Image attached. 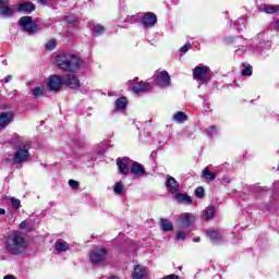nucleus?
I'll list each match as a JSON object with an SVG mask.
<instances>
[{
  "label": "nucleus",
  "instance_id": "obj_44",
  "mask_svg": "<svg viewBox=\"0 0 279 279\" xmlns=\"http://www.w3.org/2000/svg\"><path fill=\"white\" fill-rule=\"evenodd\" d=\"M230 182H231V180L228 177H222L221 184H223L226 186L227 184H230Z\"/></svg>",
  "mask_w": 279,
  "mask_h": 279
},
{
  "label": "nucleus",
  "instance_id": "obj_45",
  "mask_svg": "<svg viewBox=\"0 0 279 279\" xmlns=\"http://www.w3.org/2000/svg\"><path fill=\"white\" fill-rule=\"evenodd\" d=\"M25 229H27V222L26 221H22L20 223V230H25Z\"/></svg>",
  "mask_w": 279,
  "mask_h": 279
},
{
  "label": "nucleus",
  "instance_id": "obj_6",
  "mask_svg": "<svg viewBox=\"0 0 279 279\" xmlns=\"http://www.w3.org/2000/svg\"><path fill=\"white\" fill-rule=\"evenodd\" d=\"M108 256V251L106 248H94L93 251H90L89 253V259L92 265H99L101 263H104V260H106Z\"/></svg>",
  "mask_w": 279,
  "mask_h": 279
},
{
  "label": "nucleus",
  "instance_id": "obj_51",
  "mask_svg": "<svg viewBox=\"0 0 279 279\" xmlns=\"http://www.w3.org/2000/svg\"><path fill=\"white\" fill-rule=\"evenodd\" d=\"M179 271H182V267H178Z\"/></svg>",
  "mask_w": 279,
  "mask_h": 279
},
{
  "label": "nucleus",
  "instance_id": "obj_9",
  "mask_svg": "<svg viewBox=\"0 0 279 279\" xmlns=\"http://www.w3.org/2000/svg\"><path fill=\"white\" fill-rule=\"evenodd\" d=\"M156 86H160V88H167L171 86V76L169 75L168 71H161L157 73L155 77Z\"/></svg>",
  "mask_w": 279,
  "mask_h": 279
},
{
  "label": "nucleus",
  "instance_id": "obj_28",
  "mask_svg": "<svg viewBox=\"0 0 279 279\" xmlns=\"http://www.w3.org/2000/svg\"><path fill=\"white\" fill-rule=\"evenodd\" d=\"M278 11H279V5H271V4L264 5V12H266V14H276V12Z\"/></svg>",
  "mask_w": 279,
  "mask_h": 279
},
{
  "label": "nucleus",
  "instance_id": "obj_47",
  "mask_svg": "<svg viewBox=\"0 0 279 279\" xmlns=\"http://www.w3.org/2000/svg\"><path fill=\"white\" fill-rule=\"evenodd\" d=\"M43 5H49V0H39Z\"/></svg>",
  "mask_w": 279,
  "mask_h": 279
},
{
  "label": "nucleus",
  "instance_id": "obj_17",
  "mask_svg": "<svg viewBox=\"0 0 279 279\" xmlns=\"http://www.w3.org/2000/svg\"><path fill=\"white\" fill-rule=\"evenodd\" d=\"M132 90L135 92L136 94H138V93H147V90H151V84L145 83V82L136 83L133 86Z\"/></svg>",
  "mask_w": 279,
  "mask_h": 279
},
{
  "label": "nucleus",
  "instance_id": "obj_32",
  "mask_svg": "<svg viewBox=\"0 0 279 279\" xmlns=\"http://www.w3.org/2000/svg\"><path fill=\"white\" fill-rule=\"evenodd\" d=\"M205 132L207 136H210L213 138V136H217V134H219V129H217L216 126H210L206 129Z\"/></svg>",
  "mask_w": 279,
  "mask_h": 279
},
{
  "label": "nucleus",
  "instance_id": "obj_38",
  "mask_svg": "<svg viewBox=\"0 0 279 279\" xmlns=\"http://www.w3.org/2000/svg\"><path fill=\"white\" fill-rule=\"evenodd\" d=\"M46 49H48V51H53V49H56V40L51 39L46 44Z\"/></svg>",
  "mask_w": 279,
  "mask_h": 279
},
{
  "label": "nucleus",
  "instance_id": "obj_36",
  "mask_svg": "<svg viewBox=\"0 0 279 279\" xmlns=\"http://www.w3.org/2000/svg\"><path fill=\"white\" fill-rule=\"evenodd\" d=\"M266 49V50H269L271 49V44H269V41H267L265 44V46L263 45V43H259L258 47H257V51H259L260 53H263V50Z\"/></svg>",
  "mask_w": 279,
  "mask_h": 279
},
{
  "label": "nucleus",
  "instance_id": "obj_5",
  "mask_svg": "<svg viewBox=\"0 0 279 279\" xmlns=\"http://www.w3.org/2000/svg\"><path fill=\"white\" fill-rule=\"evenodd\" d=\"M210 73V68L207 65H197L193 70V76L196 78V82H201V84H206L210 77L208 76Z\"/></svg>",
  "mask_w": 279,
  "mask_h": 279
},
{
  "label": "nucleus",
  "instance_id": "obj_41",
  "mask_svg": "<svg viewBox=\"0 0 279 279\" xmlns=\"http://www.w3.org/2000/svg\"><path fill=\"white\" fill-rule=\"evenodd\" d=\"M246 50H247V48L245 47V45H241V48L235 50V56H243V52Z\"/></svg>",
  "mask_w": 279,
  "mask_h": 279
},
{
  "label": "nucleus",
  "instance_id": "obj_31",
  "mask_svg": "<svg viewBox=\"0 0 279 279\" xmlns=\"http://www.w3.org/2000/svg\"><path fill=\"white\" fill-rule=\"evenodd\" d=\"M92 32L95 34V36H101V34L106 32V28L100 24H96L92 27Z\"/></svg>",
  "mask_w": 279,
  "mask_h": 279
},
{
  "label": "nucleus",
  "instance_id": "obj_25",
  "mask_svg": "<svg viewBox=\"0 0 279 279\" xmlns=\"http://www.w3.org/2000/svg\"><path fill=\"white\" fill-rule=\"evenodd\" d=\"M113 193L121 196L125 195V185H123V182L119 181L114 184Z\"/></svg>",
  "mask_w": 279,
  "mask_h": 279
},
{
  "label": "nucleus",
  "instance_id": "obj_22",
  "mask_svg": "<svg viewBox=\"0 0 279 279\" xmlns=\"http://www.w3.org/2000/svg\"><path fill=\"white\" fill-rule=\"evenodd\" d=\"M31 94L35 99L45 97V86H37L31 89Z\"/></svg>",
  "mask_w": 279,
  "mask_h": 279
},
{
  "label": "nucleus",
  "instance_id": "obj_37",
  "mask_svg": "<svg viewBox=\"0 0 279 279\" xmlns=\"http://www.w3.org/2000/svg\"><path fill=\"white\" fill-rule=\"evenodd\" d=\"M186 234H189V233H186L184 231L177 232L175 233L177 241H184L186 239Z\"/></svg>",
  "mask_w": 279,
  "mask_h": 279
},
{
  "label": "nucleus",
  "instance_id": "obj_52",
  "mask_svg": "<svg viewBox=\"0 0 279 279\" xmlns=\"http://www.w3.org/2000/svg\"><path fill=\"white\" fill-rule=\"evenodd\" d=\"M276 184H278V182H275V183L272 184V186H276Z\"/></svg>",
  "mask_w": 279,
  "mask_h": 279
},
{
  "label": "nucleus",
  "instance_id": "obj_19",
  "mask_svg": "<svg viewBox=\"0 0 279 279\" xmlns=\"http://www.w3.org/2000/svg\"><path fill=\"white\" fill-rule=\"evenodd\" d=\"M175 199L179 202V204H185L187 206L193 204V198L189 194L178 193L175 195Z\"/></svg>",
  "mask_w": 279,
  "mask_h": 279
},
{
  "label": "nucleus",
  "instance_id": "obj_24",
  "mask_svg": "<svg viewBox=\"0 0 279 279\" xmlns=\"http://www.w3.org/2000/svg\"><path fill=\"white\" fill-rule=\"evenodd\" d=\"M207 236L213 241V243H219L222 239L221 233L219 231H207Z\"/></svg>",
  "mask_w": 279,
  "mask_h": 279
},
{
  "label": "nucleus",
  "instance_id": "obj_1",
  "mask_svg": "<svg viewBox=\"0 0 279 279\" xmlns=\"http://www.w3.org/2000/svg\"><path fill=\"white\" fill-rule=\"evenodd\" d=\"M4 247L8 254L19 256L27 250V241L21 231H14L7 236Z\"/></svg>",
  "mask_w": 279,
  "mask_h": 279
},
{
  "label": "nucleus",
  "instance_id": "obj_27",
  "mask_svg": "<svg viewBox=\"0 0 279 279\" xmlns=\"http://www.w3.org/2000/svg\"><path fill=\"white\" fill-rule=\"evenodd\" d=\"M203 177H205L206 180H210V182L217 179V174H215V172H210V170H208V167H205V169L203 170Z\"/></svg>",
  "mask_w": 279,
  "mask_h": 279
},
{
  "label": "nucleus",
  "instance_id": "obj_20",
  "mask_svg": "<svg viewBox=\"0 0 279 279\" xmlns=\"http://www.w3.org/2000/svg\"><path fill=\"white\" fill-rule=\"evenodd\" d=\"M145 276H147V270L141 265L135 266L133 271V279H142L145 278Z\"/></svg>",
  "mask_w": 279,
  "mask_h": 279
},
{
  "label": "nucleus",
  "instance_id": "obj_43",
  "mask_svg": "<svg viewBox=\"0 0 279 279\" xmlns=\"http://www.w3.org/2000/svg\"><path fill=\"white\" fill-rule=\"evenodd\" d=\"M65 21L68 23H75V21H77V17L75 15H69L65 17Z\"/></svg>",
  "mask_w": 279,
  "mask_h": 279
},
{
  "label": "nucleus",
  "instance_id": "obj_14",
  "mask_svg": "<svg viewBox=\"0 0 279 279\" xmlns=\"http://www.w3.org/2000/svg\"><path fill=\"white\" fill-rule=\"evenodd\" d=\"M14 9L10 7V0H0V16H12Z\"/></svg>",
  "mask_w": 279,
  "mask_h": 279
},
{
  "label": "nucleus",
  "instance_id": "obj_53",
  "mask_svg": "<svg viewBox=\"0 0 279 279\" xmlns=\"http://www.w3.org/2000/svg\"><path fill=\"white\" fill-rule=\"evenodd\" d=\"M277 119H278V121H279V116H277Z\"/></svg>",
  "mask_w": 279,
  "mask_h": 279
},
{
  "label": "nucleus",
  "instance_id": "obj_8",
  "mask_svg": "<svg viewBox=\"0 0 279 279\" xmlns=\"http://www.w3.org/2000/svg\"><path fill=\"white\" fill-rule=\"evenodd\" d=\"M117 167L120 175H129L132 167V159L129 157L118 158Z\"/></svg>",
  "mask_w": 279,
  "mask_h": 279
},
{
  "label": "nucleus",
  "instance_id": "obj_48",
  "mask_svg": "<svg viewBox=\"0 0 279 279\" xmlns=\"http://www.w3.org/2000/svg\"><path fill=\"white\" fill-rule=\"evenodd\" d=\"M3 279H16V278L14 276H12V275H7V276H4Z\"/></svg>",
  "mask_w": 279,
  "mask_h": 279
},
{
  "label": "nucleus",
  "instance_id": "obj_34",
  "mask_svg": "<svg viewBox=\"0 0 279 279\" xmlns=\"http://www.w3.org/2000/svg\"><path fill=\"white\" fill-rule=\"evenodd\" d=\"M243 66L244 69L242 70V75L246 77L252 76V65L244 63Z\"/></svg>",
  "mask_w": 279,
  "mask_h": 279
},
{
  "label": "nucleus",
  "instance_id": "obj_33",
  "mask_svg": "<svg viewBox=\"0 0 279 279\" xmlns=\"http://www.w3.org/2000/svg\"><path fill=\"white\" fill-rule=\"evenodd\" d=\"M215 217V207H207L205 210V219L209 221V219H213Z\"/></svg>",
  "mask_w": 279,
  "mask_h": 279
},
{
  "label": "nucleus",
  "instance_id": "obj_49",
  "mask_svg": "<svg viewBox=\"0 0 279 279\" xmlns=\"http://www.w3.org/2000/svg\"><path fill=\"white\" fill-rule=\"evenodd\" d=\"M193 241H194V243H199L201 239L199 238H194Z\"/></svg>",
  "mask_w": 279,
  "mask_h": 279
},
{
  "label": "nucleus",
  "instance_id": "obj_42",
  "mask_svg": "<svg viewBox=\"0 0 279 279\" xmlns=\"http://www.w3.org/2000/svg\"><path fill=\"white\" fill-rule=\"evenodd\" d=\"M191 49V43H186L183 47L180 48L181 53H186Z\"/></svg>",
  "mask_w": 279,
  "mask_h": 279
},
{
  "label": "nucleus",
  "instance_id": "obj_46",
  "mask_svg": "<svg viewBox=\"0 0 279 279\" xmlns=\"http://www.w3.org/2000/svg\"><path fill=\"white\" fill-rule=\"evenodd\" d=\"M9 82H12V75H8L4 77V84H8Z\"/></svg>",
  "mask_w": 279,
  "mask_h": 279
},
{
  "label": "nucleus",
  "instance_id": "obj_50",
  "mask_svg": "<svg viewBox=\"0 0 279 279\" xmlns=\"http://www.w3.org/2000/svg\"><path fill=\"white\" fill-rule=\"evenodd\" d=\"M0 215H5V210L3 208H0Z\"/></svg>",
  "mask_w": 279,
  "mask_h": 279
},
{
  "label": "nucleus",
  "instance_id": "obj_15",
  "mask_svg": "<svg viewBox=\"0 0 279 279\" xmlns=\"http://www.w3.org/2000/svg\"><path fill=\"white\" fill-rule=\"evenodd\" d=\"M130 172L135 175V178H143V175H145V167L137 161H132Z\"/></svg>",
  "mask_w": 279,
  "mask_h": 279
},
{
  "label": "nucleus",
  "instance_id": "obj_10",
  "mask_svg": "<svg viewBox=\"0 0 279 279\" xmlns=\"http://www.w3.org/2000/svg\"><path fill=\"white\" fill-rule=\"evenodd\" d=\"M63 85L72 90H80V86H82L80 78L75 74L63 75Z\"/></svg>",
  "mask_w": 279,
  "mask_h": 279
},
{
  "label": "nucleus",
  "instance_id": "obj_3",
  "mask_svg": "<svg viewBox=\"0 0 279 279\" xmlns=\"http://www.w3.org/2000/svg\"><path fill=\"white\" fill-rule=\"evenodd\" d=\"M29 149H32V145L29 143L17 146L15 153L5 158L7 162H11V165L16 167H21L24 162H29L32 159Z\"/></svg>",
  "mask_w": 279,
  "mask_h": 279
},
{
  "label": "nucleus",
  "instance_id": "obj_21",
  "mask_svg": "<svg viewBox=\"0 0 279 279\" xmlns=\"http://www.w3.org/2000/svg\"><path fill=\"white\" fill-rule=\"evenodd\" d=\"M54 248H56L59 253L69 252V250H71V245H70L68 242H64V241H62V240H58V241L54 243Z\"/></svg>",
  "mask_w": 279,
  "mask_h": 279
},
{
  "label": "nucleus",
  "instance_id": "obj_4",
  "mask_svg": "<svg viewBox=\"0 0 279 279\" xmlns=\"http://www.w3.org/2000/svg\"><path fill=\"white\" fill-rule=\"evenodd\" d=\"M17 23L21 29L27 32V34H36V32H40L38 25L32 21V16H23Z\"/></svg>",
  "mask_w": 279,
  "mask_h": 279
},
{
  "label": "nucleus",
  "instance_id": "obj_30",
  "mask_svg": "<svg viewBox=\"0 0 279 279\" xmlns=\"http://www.w3.org/2000/svg\"><path fill=\"white\" fill-rule=\"evenodd\" d=\"M233 25L235 29H238V32L243 31V28L245 27V17L241 16L239 20L233 22Z\"/></svg>",
  "mask_w": 279,
  "mask_h": 279
},
{
  "label": "nucleus",
  "instance_id": "obj_11",
  "mask_svg": "<svg viewBox=\"0 0 279 279\" xmlns=\"http://www.w3.org/2000/svg\"><path fill=\"white\" fill-rule=\"evenodd\" d=\"M178 223H180V228H191L195 223V215L191 213L181 214L178 218Z\"/></svg>",
  "mask_w": 279,
  "mask_h": 279
},
{
  "label": "nucleus",
  "instance_id": "obj_7",
  "mask_svg": "<svg viewBox=\"0 0 279 279\" xmlns=\"http://www.w3.org/2000/svg\"><path fill=\"white\" fill-rule=\"evenodd\" d=\"M62 86H64V76L52 75L49 77V90H52V93H60V90H62Z\"/></svg>",
  "mask_w": 279,
  "mask_h": 279
},
{
  "label": "nucleus",
  "instance_id": "obj_39",
  "mask_svg": "<svg viewBox=\"0 0 279 279\" xmlns=\"http://www.w3.org/2000/svg\"><path fill=\"white\" fill-rule=\"evenodd\" d=\"M195 195H196V197H198V199H202V197H204V187L198 186V187L195 190Z\"/></svg>",
  "mask_w": 279,
  "mask_h": 279
},
{
  "label": "nucleus",
  "instance_id": "obj_26",
  "mask_svg": "<svg viewBox=\"0 0 279 279\" xmlns=\"http://www.w3.org/2000/svg\"><path fill=\"white\" fill-rule=\"evenodd\" d=\"M161 230L163 232H171V230H173V223H171L169 220L161 218Z\"/></svg>",
  "mask_w": 279,
  "mask_h": 279
},
{
  "label": "nucleus",
  "instance_id": "obj_13",
  "mask_svg": "<svg viewBox=\"0 0 279 279\" xmlns=\"http://www.w3.org/2000/svg\"><path fill=\"white\" fill-rule=\"evenodd\" d=\"M14 121V113L12 111H4L0 113V132L1 130H5L9 123Z\"/></svg>",
  "mask_w": 279,
  "mask_h": 279
},
{
  "label": "nucleus",
  "instance_id": "obj_29",
  "mask_svg": "<svg viewBox=\"0 0 279 279\" xmlns=\"http://www.w3.org/2000/svg\"><path fill=\"white\" fill-rule=\"evenodd\" d=\"M173 119L177 123H184V121H186V113L178 111L173 114Z\"/></svg>",
  "mask_w": 279,
  "mask_h": 279
},
{
  "label": "nucleus",
  "instance_id": "obj_23",
  "mask_svg": "<svg viewBox=\"0 0 279 279\" xmlns=\"http://www.w3.org/2000/svg\"><path fill=\"white\" fill-rule=\"evenodd\" d=\"M116 110H125L128 108V98L121 97L118 98L114 102Z\"/></svg>",
  "mask_w": 279,
  "mask_h": 279
},
{
  "label": "nucleus",
  "instance_id": "obj_2",
  "mask_svg": "<svg viewBox=\"0 0 279 279\" xmlns=\"http://www.w3.org/2000/svg\"><path fill=\"white\" fill-rule=\"evenodd\" d=\"M57 64L61 71H69L70 73H73L82 66V59L75 54L61 53L57 56Z\"/></svg>",
  "mask_w": 279,
  "mask_h": 279
},
{
  "label": "nucleus",
  "instance_id": "obj_12",
  "mask_svg": "<svg viewBox=\"0 0 279 279\" xmlns=\"http://www.w3.org/2000/svg\"><path fill=\"white\" fill-rule=\"evenodd\" d=\"M156 23H158V16L155 15V13L151 12H146L144 13L143 17H142V25L144 27H155Z\"/></svg>",
  "mask_w": 279,
  "mask_h": 279
},
{
  "label": "nucleus",
  "instance_id": "obj_35",
  "mask_svg": "<svg viewBox=\"0 0 279 279\" xmlns=\"http://www.w3.org/2000/svg\"><path fill=\"white\" fill-rule=\"evenodd\" d=\"M10 202H11L12 208L14 210H19V208H21V199L15 198V197H11Z\"/></svg>",
  "mask_w": 279,
  "mask_h": 279
},
{
  "label": "nucleus",
  "instance_id": "obj_16",
  "mask_svg": "<svg viewBox=\"0 0 279 279\" xmlns=\"http://www.w3.org/2000/svg\"><path fill=\"white\" fill-rule=\"evenodd\" d=\"M166 186L170 191V193H173V194L180 191V183H178V181L173 177H168Z\"/></svg>",
  "mask_w": 279,
  "mask_h": 279
},
{
  "label": "nucleus",
  "instance_id": "obj_18",
  "mask_svg": "<svg viewBox=\"0 0 279 279\" xmlns=\"http://www.w3.org/2000/svg\"><path fill=\"white\" fill-rule=\"evenodd\" d=\"M36 8L34 7V3L32 2H24L19 4L17 12H25L26 14H29L31 12H34Z\"/></svg>",
  "mask_w": 279,
  "mask_h": 279
},
{
  "label": "nucleus",
  "instance_id": "obj_40",
  "mask_svg": "<svg viewBox=\"0 0 279 279\" xmlns=\"http://www.w3.org/2000/svg\"><path fill=\"white\" fill-rule=\"evenodd\" d=\"M69 186H71V189H74L75 191H77V189H80V182H77L75 180H70Z\"/></svg>",
  "mask_w": 279,
  "mask_h": 279
}]
</instances>
